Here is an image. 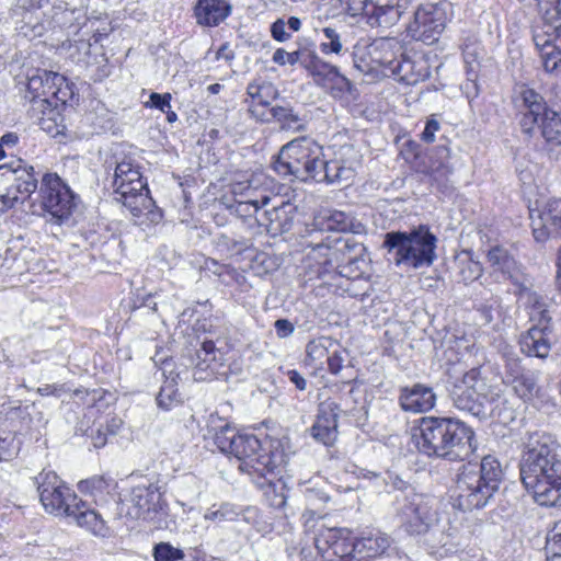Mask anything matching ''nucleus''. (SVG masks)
Listing matches in <instances>:
<instances>
[{
  "label": "nucleus",
  "mask_w": 561,
  "mask_h": 561,
  "mask_svg": "<svg viewBox=\"0 0 561 561\" xmlns=\"http://www.w3.org/2000/svg\"><path fill=\"white\" fill-rule=\"evenodd\" d=\"M520 479L540 506H561V448L543 432L527 436L519 463Z\"/></svg>",
  "instance_id": "nucleus-1"
},
{
  "label": "nucleus",
  "mask_w": 561,
  "mask_h": 561,
  "mask_svg": "<svg viewBox=\"0 0 561 561\" xmlns=\"http://www.w3.org/2000/svg\"><path fill=\"white\" fill-rule=\"evenodd\" d=\"M416 447L427 457L463 460L474 450V432L451 417L424 416L415 430Z\"/></svg>",
  "instance_id": "nucleus-2"
},
{
  "label": "nucleus",
  "mask_w": 561,
  "mask_h": 561,
  "mask_svg": "<svg viewBox=\"0 0 561 561\" xmlns=\"http://www.w3.org/2000/svg\"><path fill=\"white\" fill-rule=\"evenodd\" d=\"M214 443L221 453L237 458L239 469L250 476H274L284 463L280 450H266L255 435L238 433L229 425L216 432Z\"/></svg>",
  "instance_id": "nucleus-3"
},
{
  "label": "nucleus",
  "mask_w": 561,
  "mask_h": 561,
  "mask_svg": "<svg viewBox=\"0 0 561 561\" xmlns=\"http://www.w3.org/2000/svg\"><path fill=\"white\" fill-rule=\"evenodd\" d=\"M503 478L500 461L488 455L480 463L468 462L459 469L455 486V505L462 511L486 506Z\"/></svg>",
  "instance_id": "nucleus-4"
},
{
  "label": "nucleus",
  "mask_w": 561,
  "mask_h": 561,
  "mask_svg": "<svg viewBox=\"0 0 561 561\" xmlns=\"http://www.w3.org/2000/svg\"><path fill=\"white\" fill-rule=\"evenodd\" d=\"M436 237L425 226L410 232L391 231L386 233L383 248L396 265L409 268L430 266L436 259Z\"/></svg>",
  "instance_id": "nucleus-5"
},
{
  "label": "nucleus",
  "mask_w": 561,
  "mask_h": 561,
  "mask_svg": "<svg viewBox=\"0 0 561 561\" xmlns=\"http://www.w3.org/2000/svg\"><path fill=\"white\" fill-rule=\"evenodd\" d=\"M517 100L522 131L531 137L539 128L548 145L561 146V114L549 108L543 96L527 87L520 88Z\"/></svg>",
  "instance_id": "nucleus-6"
},
{
  "label": "nucleus",
  "mask_w": 561,
  "mask_h": 561,
  "mask_svg": "<svg viewBox=\"0 0 561 561\" xmlns=\"http://www.w3.org/2000/svg\"><path fill=\"white\" fill-rule=\"evenodd\" d=\"M398 515L407 533L414 536L426 535V542L432 548L448 545V536L436 526L437 514L432 497L419 493L405 495Z\"/></svg>",
  "instance_id": "nucleus-7"
},
{
  "label": "nucleus",
  "mask_w": 561,
  "mask_h": 561,
  "mask_svg": "<svg viewBox=\"0 0 561 561\" xmlns=\"http://www.w3.org/2000/svg\"><path fill=\"white\" fill-rule=\"evenodd\" d=\"M114 171L115 201L122 203L134 217L151 213L154 202L144 181L139 167L130 158L124 157L116 161Z\"/></svg>",
  "instance_id": "nucleus-8"
},
{
  "label": "nucleus",
  "mask_w": 561,
  "mask_h": 561,
  "mask_svg": "<svg viewBox=\"0 0 561 561\" xmlns=\"http://www.w3.org/2000/svg\"><path fill=\"white\" fill-rule=\"evenodd\" d=\"M321 147L313 140L294 139L282 147L273 168L285 179L313 180L317 167H321Z\"/></svg>",
  "instance_id": "nucleus-9"
},
{
  "label": "nucleus",
  "mask_w": 561,
  "mask_h": 561,
  "mask_svg": "<svg viewBox=\"0 0 561 561\" xmlns=\"http://www.w3.org/2000/svg\"><path fill=\"white\" fill-rule=\"evenodd\" d=\"M39 208L43 217L51 225H68L77 207V196L57 175L43 176L38 191Z\"/></svg>",
  "instance_id": "nucleus-10"
},
{
  "label": "nucleus",
  "mask_w": 561,
  "mask_h": 561,
  "mask_svg": "<svg viewBox=\"0 0 561 561\" xmlns=\"http://www.w3.org/2000/svg\"><path fill=\"white\" fill-rule=\"evenodd\" d=\"M302 518L308 530L317 527L314 545L324 561H354V537L350 529L325 526L323 517H317L313 511H306Z\"/></svg>",
  "instance_id": "nucleus-11"
},
{
  "label": "nucleus",
  "mask_w": 561,
  "mask_h": 561,
  "mask_svg": "<svg viewBox=\"0 0 561 561\" xmlns=\"http://www.w3.org/2000/svg\"><path fill=\"white\" fill-rule=\"evenodd\" d=\"M37 184L34 168L22 159L0 165V197L7 201V206L12 208L31 198Z\"/></svg>",
  "instance_id": "nucleus-12"
},
{
  "label": "nucleus",
  "mask_w": 561,
  "mask_h": 561,
  "mask_svg": "<svg viewBox=\"0 0 561 561\" xmlns=\"http://www.w3.org/2000/svg\"><path fill=\"white\" fill-rule=\"evenodd\" d=\"M490 276L495 283H510L515 295H522L531 286L525 267L503 245H493L486 252Z\"/></svg>",
  "instance_id": "nucleus-13"
},
{
  "label": "nucleus",
  "mask_w": 561,
  "mask_h": 561,
  "mask_svg": "<svg viewBox=\"0 0 561 561\" xmlns=\"http://www.w3.org/2000/svg\"><path fill=\"white\" fill-rule=\"evenodd\" d=\"M35 481L45 511L55 516H68L79 497L65 482L50 470H43Z\"/></svg>",
  "instance_id": "nucleus-14"
},
{
  "label": "nucleus",
  "mask_w": 561,
  "mask_h": 561,
  "mask_svg": "<svg viewBox=\"0 0 561 561\" xmlns=\"http://www.w3.org/2000/svg\"><path fill=\"white\" fill-rule=\"evenodd\" d=\"M447 7V3L421 4L407 26L408 35L427 45L436 43L446 27Z\"/></svg>",
  "instance_id": "nucleus-15"
},
{
  "label": "nucleus",
  "mask_w": 561,
  "mask_h": 561,
  "mask_svg": "<svg viewBox=\"0 0 561 561\" xmlns=\"http://www.w3.org/2000/svg\"><path fill=\"white\" fill-rule=\"evenodd\" d=\"M534 307L540 313L539 323L522 335L520 350L528 356L547 358L556 343V334L550 325V318L545 309V304L540 301V297L536 294H534Z\"/></svg>",
  "instance_id": "nucleus-16"
},
{
  "label": "nucleus",
  "mask_w": 561,
  "mask_h": 561,
  "mask_svg": "<svg viewBox=\"0 0 561 561\" xmlns=\"http://www.w3.org/2000/svg\"><path fill=\"white\" fill-rule=\"evenodd\" d=\"M127 502V515L133 519L153 520L167 506L160 488L154 483L134 486Z\"/></svg>",
  "instance_id": "nucleus-17"
},
{
  "label": "nucleus",
  "mask_w": 561,
  "mask_h": 561,
  "mask_svg": "<svg viewBox=\"0 0 561 561\" xmlns=\"http://www.w3.org/2000/svg\"><path fill=\"white\" fill-rule=\"evenodd\" d=\"M401 53H403L402 46L397 39L382 37L367 46L369 61L359 58L358 53H354V66L363 72H369L380 67L391 73Z\"/></svg>",
  "instance_id": "nucleus-18"
},
{
  "label": "nucleus",
  "mask_w": 561,
  "mask_h": 561,
  "mask_svg": "<svg viewBox=\"0 0 561 561\" xmlns=\"http://www.w3.org/2000/svg\"><path fill=\"white\" fill-rule=\"evenodd\" d=\"M27 89L34 98H55L66 103L73 94L66 78L57 72L43 70L32 76L27 82Z\"/></svg>",
  "instance_id": "nucleus-19"
},
{
  "label": "nucleus",
  "mask_w": 561,
  "mask_h": 561,
  "mask_svg": "<svg viewBox=\"0 0 561 561\" xmlns=\"http://www.w3.org/2000/svg\"><path fill=\"white\" fill-rule=\"evenodd\" d=\"M533 39L539 53L546 72L559 76L561 73V39L549 27H535Z\"/></svg>",
  "instance_id": "nucleus-20"
},
{
  "label": "nucleus",
  "mask_w": 561,
  "mask_h": 561,
  "mask_svg": "<svg viewBox=\"0 0 561 561\" xmlns=\"http://www.w3.org/2000/svg\"><path fill=\"white\" fill-rule=\"evenodd\" d=\"M428 59L422 54L401 53L398 62L393 65L391 75L405 84L412 85L430 77Z\"/></svg>",
  "instance_id": "nucleus-21"
},
{
  "label": "nucleus",
  "mask_w": 561,
  "mask_h": 561,
  "mask_svg": "<svg viewBox=\"0 0 561 561\" xmlns=\"http://www.w3.org/2000/svg\"><path fill=\"white\" fill-rule=\"evenodd\" d=\"M400 0H370L365 13L369 26L386 31L394 26L401 15Z\"/></svg>",
  "instance_id": "nucleus-22"
},
{
  "label": "nucleus",
  "mask_w": 561,
  "mask_h": 561,
  "mask_svg": "<svg viewBox=\"0 0 561 561\" xmlns=\"http://www.w3.org/2000/svg\"><path fill=\"white\" fill-rule=\"evenodd\" d=\"M296 216V207L288 203L283 202L279 206H274L256 216L255 220L259 226H262L266 231L275 237L289 231L294 225Z\"/></svg>",
  "instance_id": "nucleus-23"
},
{
  "label": "nucleus",
  "mask_w": 561,
  "mask_h": 561,
  "mask_svg": "<svg viewBox=\"0 0 561 561\" xmlns=\"http://www.w3.org/2000/svg\"><path fill=\"white\" fill-rule=\"evenodd\" d=\"M339 410V405L332 401L320 404L318 417L311 427V435L314 439L327 446L335 442Z\"/></svg>",
  "instance_id": "nucleus-24"
},
{
  "label": "nucleus",
  "mask_w": 561,
  "mask_h": 561,
  "mask_svg": "<svg viewBox=\"0 0 561 561\" xmlns=\"http://www.w3.org/2000/svg\"><path fill=\"white\" fill-rule=\"evenodd\" d=\"M391 538L379 530L363 533L354 538L353 559L365 561L383 554L391 546Z\"/></svg>",
  "instance_id": "nucleus-25"
},
{
  "label": "nucleus",
  "mask_w": 561,
  "mask_h": 561,
  "mask_svg": "<svg viewBox=\"0 0 561 561\" xmlns=\"http://www.w3.org/2000/svg\"><path fill=\"white\" fill-rule=\"evenodd\" d=\"M399 402L407 412L424 413L434 408L436 396L432 388L415 383L401 389Z\"/></svg>",
  "instance_id": "nucleus-26"
},
{
  "label": "nucleus",
  "mask_w": 561,
  "mask_h": 561,
  "mask_svg": "<svg viewBox=\"0 0 561 561\" xmlns=\"http://www.w3.org/2000/svg\"><path fill=\"white\" fill-rule=\"evenodd\" d=\"M232 11L227 0H198L194 7L196 23L201 26L215 27L224 22Z\"/></svg>",
  "instance_id": "nucleus-27"
},
{
  "label": "nucleus",
  "mask_w": 561,
  "mask_h": 561,
  "mask_svg": "<svg viewBox=\"0 0 561 561\" xmlns=\"http://www.w3.org/2000/svg\"><path fill=\"white\" fill-rule=\"evenodd\" d=\"M309 75L319 87L330 88L339 92H346L352 88L351 81L340 72L339 68L323 60L321 57L312 67Z\"/></svg>",
  "instance_id": "nucleus-28"
},
{
  "label": "nucleus",
  "mask_w": 561,
  "mask_h": 561,
  "mask_svg": "<svg viewBox=\"0 0 561 561\" xmlns=\"http://www.w3.org/2000/svg\"><path fill=\"white\" fill-rule=\"evenodd\" d=\"M321 230L360 233L363 225L350 214L336 209H322L314 217Z\"/></svg>",
  "instance_id": "nucleus-29"
},
{
  "label": "nucleus",
  "mask_w": 561,
  "mask_h": 561,
  "mask_svg": "<svg viewBox=\"0 0 561 561\" xmlns=\"http://www.w3.org/2000/svg\"><path fill=\"white\" fill-rule=\"evenodd\" d=\"M450 397L457 409L469 412L478 417L486 416L488 407H482V403H480L473 388L470 385L465 383V376L454 383L450 390Z\"/></svg>",
  "instance_id": "nucleus-30"
},
{
  "label": "nucleus",
  "mask_w": 561,
  "mask_h": 561,
  "mask_svg": "<svg viewBox=\"0 0 561 561\" xmlns=\"http://www.w3.org/2000/svg\"><path fill=\"white\" fill-rule=\"evenodd\" d=\"M76 503L67 517L75 518L80 527L87 528L92 534L105 537L108 528L102 515L90 508L81 499Z\"/></svg>",
  "instance_id": "nucleus-31"
},
{
  "label": "nucleus",
  "mask_w": 561,
  "mask_h": 561,
  "mask_svg": "<svg viewBox=\"0 0 561 561\" xmlns=\"http://www.w3.org/2000/svg\"><path fill=\"white\" fill-rule=\"evenodd\" d=\"M337 255L336 250L319 243L307 255L308 266L318 277H322L334 270L333 261L337 259Z\"/></svg>",
  "instance_id": "nucleus-32"
},
{
  "label": "nucleus",
  "mask_w": 561,
  "mask_h": 561,
  "mask_svg": "<svg viewBox=\"0 0 561 561\" xmlns=\"http://www.w3.org/2000/svg\"><path fill=\"white\" fill-rule=\"evenodd\" d=\"M321 167H317L313 180L317 182L341 183L354 176L352 165H344L340 160L325 161L320 158Z\"/></svg>",
  "instance_id": "nucleus-33"
},
{
  "label": "nucleus",
  "mask_w": 561,
  "mask_h": 561,
  "mask_svg": "<svg viewBox=\"0 0 561 561\" xmlns=\"http://www.w3.org/2000/svg\"><path fill=\"white\" fill-rule=\"evenodd\" d=\"M112 486V481L103 476H94L78 483L79 492L92 496L96 505L107 502Z\"/></svg>",
  "instance_id": "nucleus-34"
},
{
  "label": "nucleus",
  "mask_w": 561,
  "mask_h": 561,
  "mask_svg": "<svg viewBox=\"0 0 561 561\" xmlns=\"http://www.w3.org/2000/svg\"><path fill=\"white\" fill-rule=\"evenodd\" d=\"M463 376L465 383L470 385L473 388L476 396L479 398L480 403H482V407H486V404L492 403L499 397L496 389L488 385L485 379L481 377L479 368H472Z\"/></svg>",
  "instance_id": "nucleus-35"
},
{
  "label": "nucleus",
  "mask_w": 561,
  "mask_h": 561,
  "mask_svg": "<svg viewBox=\"0 0 561 561\" xmlns=\"http://www.w3.org/2000/svg\"><path fill=\"white\" fill-rule=\"evenodd\" d=\"M249 105H271V102L278 96V90L268 81L255 80L247 88Z\"/></svg>",
  "instance_id": "nucleus-36"
},
{
  "label": "nucleus",
  "mask_w": 561,
  "mask_h": 561,
  "mask_svg": "<svg viewBox=\"0 0 561 561\" xmlns=\"http://www.w3.org/2000/svg\"><path fill=\"white\" fill-rule=\"evenodd\" d=\"M272 116L284 130L302 131L306 128V119L289 105L272 106Z\"/></svg>",
  "instance_id": "nucleus-37"
},
{
  "label": "nucleus",
  "mask_w": 561,
  "mask_h": 561,
  "mask_svg": "<svg viewBox=\"0 0 561 561\" xmlns=\"http://www.w3.org/2000/svg\"><path fill=\"white\" fill-rule=\"evenodd\" d=\"M241 515L239 506L222 502L220 504H213L204 513V519L213 523L215 526H222L226 523L238 520Z\"/></svg>",
  "instance_id": "nucleus-38"
},
{
  "label": "nucleus",
  "mask_w": 561,
  "mask_h": 561,
  "mask_svg": "<svg viewBox=\"0 0 561 561\" xmlns=\"http://www.w3.org/2000/svg\"><path fill=\"white\" fill-rule=\"evenodd\" d=\"M545 25L556 32L561 39V0H535Z\"/></svg>",
  "instance_id": "nucleus-39"
},
{
  "label": "nucleus",
  "mask_w": 561,
  "mask_h": 561,
  "mask_svg": "<svg viewBox=\"0 0 561 561\" xmlns=\"http://www.w3.org/2000/svg\"><path fill=\"white\" fill-rule=\"evenodd\" d=\"M333 346L336 345L330 337H319L310 341L306 347L307 363L314 367L322 366Z\"/></svg>",
  "instance_id": "nucleus-40"
},
{
  "label": "nucleus",
  "mask_w": 561,
  "mask_h": 561,
  "mask_svg": "<svg viewBox=\"0 0 561 561\" xmlns=\"http://www.w3.org/2000/svg\"><path fill=\"white\" fill-rule=\"evenodd\" d=\"M222 360V353L210 340L204 341L202 347L196 352V368L205 371L215 370Z\"/></svg>",
  "instance_id": "nucleus-41"
},
{
  "label": "nucleus",
  "mask_w": 561,
  "mask_h": 561,
  "mask_svg": "<svg viewBox=\"0 0 561 561\" xmlns=\"http://www.w3.org/2000/svg\"><path fill=\"white\" fill-rule=\"evenodd\" d=\"M231 193L232 195H245L247 203L259 206V209L270 202V196L266 191L254 185L253 181L233 184Z\"/></svg>",
  "instance_id": "nucleus-42"
},
{
  "label": "nucleus",
  "mask_w": 561,
  "mask_h": 561,
  "mask_svg": "<svg viewBox=\"0 0 561 561\" xmlns=\"http://www.w3.org/2000/svg\"><path fill=\"white\" fill-rule=\"evenodd\" d=\"M325 41L320 43V50L323 55H343L347 49L345 48V39L342 34L334 26H325L322 28Z\"/></svg>",
  "instance_id": "nucleus-43"
},
{
  "label": "nucleus",
  "mask_w": 561,
  "mask_h": 561,
  "mask_svg": "<svg viewBox=\"0 0 561 561\" xmlns=\"http://www.w3.org/2000/svg\"><path fill=\"white\" fill-rule=\"evenodd\" d=\"M61 53L65 54L72 62L77 65H88L91 44L89 41L79 39L76 42L64 43L61 46Z\"/></svg>",
  "instance_id": "nucleus-44"
},
{
  "label": "nucleus",
  "mask_w": 561,
  "mask_h": 561,
  "mask_svg": "<svg viewBox=\"0 0 561 561\" xmlns=\"http://www.w3.org/2000/svg\"><path fill=\"white\" fill-rule=\"evenodd\" d=\"M540 219L549 225L552 233L561 237V199L553 198L548 201L540 213Z\"/></svg>",
  "instance_id": "nucleus-45"
},
{
  "label": "nucleus",
  "mask_w": 561,
  "mask_h": 561,
  "mask_svg": "<svg viewBox=\"0 0 561 561\" xmlns=\"http://www.w3.org/2000/svg\"><path fill=\"white\" fill-rule=\"evenodd\" d=\"M540 219L549 225L552 233L561 237V199L553 198L548 201L540 213Z\"/></svg>",
  "instance_id": "nucleus-46"
},
{
  "label": "nucleus",
  "mask_w": 561,
  "mask_h": 561,
  "mask_svg": "<svg viewBox=\"0 0 561 561\" xmlns=\"http://www.w3.org/2000/svg\"><path fill=\"white\" fill-rule=\"evenodd\" d=\"M540 219L549 225L552 233L561 237V199L553 198L548 201L540 213Z\"/></svg>",
  "instance_id": "nucleus-47"
},
{
  "label": "nucleus",
  "mask_w": 561,
  "mask_h": 561,
  "mask_svg": "<svg viewBox=\"0 0 561 561\" xmlns=\"http://www.w3.org/2000/svg\"><path fill=\"white\" fill-rule=\"evenodd\" d=\"M181 401L175 378H167L157 396V403L164 410H170Z\"/></svg>",
  "instance_id": "nucleus-48"
},
{
  "label": "nucleus",
  "mask_w": 561,
  "mask_h": 561,
  "mask_svg": "<svg viewBox=\"0 0 561 561\" xmlns=\"http://www.w3.org/2000/svg\"><path fill=\"white\" fill-rule=\"evenodd\" d=\"M280 472V468L275 471L274 476H266L263 477L266 480V490L264 492V495L266 497L267 503L270 506L275 508H282L286 505L287 496L284 493V488L280 486V490H277V485L274 483V478L277 476V473Z\"/></svg>",
  "instance_id": "nucleus-49"
},
{
  "label": "nucleus",
  "mask_w": 561,
  "mask_h": 561,
  "mask_svg": "<svg viewBox=\"0 0 561 561\" xmlns=\"http://www.w3.org/2000/svg\"><path fill=\"white\" fill-rule=\"evenodd\" d=\"M154 561H178L184 558V552L169 542L157 543L153 548Z\"/></svg>",
  "instance_id": "nucleus-50"
},
{
  "label": "nucleus",
  "mask_w": 561,
  "mask_h": 561,
  "mask_svg": "<svg viewBox=\"0 0 561 561\" xmlns=\"http://www.w3.org/2000/svg\"><path fill=\"white\" fill-rule=\"evenodd\" d=\"M430 176L438 184L446 185L449 175L451 174V168L447 161L444 160H432L428 165Z\"/></svg>",
  "instance_id": "nucleus-51"
},
{
  "label": "nucleus",
  "mask_w": 561,
  "mask_h": 561,
  "mask_svg": "<svg viewBox=\"0 0 561 561\" xmlns=\"http://www.w3.org/2000/svg\"><path fill=\"white\" fill-rule=\"evenodd\" d=\"M483 273V267L480 262L471 259L461 261L460 263V277L465 283H471L478 279Z\"/></svg>",
  "instance_id": "nucleus-52"
},
{
  "label": "nucleus",
  "mask_w": 561,
  "mask_h": 561,
  "mask_svg": "<svg viewBox=\"0 0 561 561\" xmlns=\"http://www.w3.org/2000/svg\"><path fill=\"white\" fill-rule=\"evenodd\" d=\"M73 399L78 404L93 407L102 399V392L99 389H77L73 391Z\"/></svg>",
  "instance_id": "nucleus-53"
},
{
  "label": "nucleus",
  "mask_w": 561,
  "mask_h": 561,
  "mask_svg": "<svg viewBox=\"0 0 561 561\" xmlns=\"http://www.w3.org/2000/svg\"><path fill=\"white\" fill-rule=\"evenodd\" d=\"M320 56L317 51L311 47H300L298 48V59L297 64H299L308 73L319 60Z\"/></svg>",
  "instance_id": "nucleus-54"
},
{
  "label": "nucleus",
  "mask_w": 561,
  "mask_h": 561,
  "mask_svg": "<svg viewBox=\"0 0 561 561\" xmlns=\"http://www.w3.org/2000/svg\"><path fill=\"white\" fill-rule=\"evenodd\" d=\"M228 209L231 214L244 219L251 218L259 213V206L250 205L247 202H234L233 204L228 205Z\"/></svg>",
  "instance_id": "nucleus-55"
},
{
  "label": "nucleus",
  "mask_w": 561,
  "mask_h": 561,
  "mask_svg": "<svg viewBox=\"0 0 561 561\" xmlns=\"http://www.w3.org/2000/svg\"><path fill=\"white\" fill-rule=\"evenodd\" d=\"M351 16L365 15L370 0H339Z\"/></svg>",
  "instance_id": "nucleus-56"
},
{
  "label": "nucleus",
  "mask_w": 561,
  "mask_h": 561,
  "mask_svg": "<svg viewBox=\"0 0 561 561\" xmlns=\"http://www.w3.org/2000/svg\"><path fill=\"white\" fill-rule=\"evenodd\" d=\"M170 101V93L160 94L157 92H152L150 94L149 102L146 103V106L158 108L161 112H169V110L171 108Z\"/></svg>",
  "instance_id": "nucleus-57"
},
{
  "label": "nucleus",
  "mask_w": 561,
  "mask_h": 561,
  "mask_svg": "<svg viewBox=\"0 0 561 561\" xmlns=\"http://www.w3.org/2000/svg\"><path fill=\"white\" fill-rule=\"evenodd\" d=\"M298 49L291 53L286 51L284 48H277L272 57L273 62L279 66L297 65Z\"/></svg>",
  "instance_id": "nucleus-58"
},
{
  "label": "nucleus",
  "mask_w": 561,
  "mask_h": 561,
  "mask_svg": "<svg viewBox=\"0 0 561 561\" xmlns=\"http://www.w3.org/2000/svg\"><path fill=\"white\" fill-rule=\"evenodd\" d=\"M268 106L270 105H249L248 111L257 122L270 123L274 121V116H272V107L268 108Z\"/></svg>",
  "instance_id": "nucleus-59"
},
{
  "label": "nucleus",
  "mask_w": 561,
  "mask_h": 561,
  "mask_svg": "<svg viewBox=\"0 0 561 561\" xmlns=\"http://www.w3.org/2000/svg\"><path fill=\"white\" fill-rule=\"evenodd\" d=\"M548 551H561V520L554 524L547 537Z\"/></svg>",
  "instance_id": "nucleus-60"
},
{
  "label": "nucleus",
  "mask_w": 561,
  "mask_h": 561,
  "mask_svg": "<svg viewBox=\"0 0 561 561\" xmlns=\"http://www.w3.org/2000/svg\"><path fill=\"white\" fill-rule=\"evenodd\" d=\"M272 37L280 43L287 42L291 35L286 32V22L283 19H277L271 25Z\"/></svg>",
  "instance_id": "nucleus-61"
},
{
  "label": "nucleus",
  "mask_w": 561,
  "mask_h": 561,
  "mask_svg": "<svg viewBox=\"0 0 561 561\" xmlns=\"http://www.w3.org/2000/svg\"><path fill=\"white\" fill-rule=\"evenodd\" d=\"M551 232L549 225L541 221L540 218L538 219V222L536 220L533 221V234L538 242L546 241Z\"/></svg>",
  "instance_id": "nucleus-62"
},
{
  "label": "nucleus",
  "mask_w": 561,
  "mask_h": 561,
  "mask_svg": "<svg viewBox=\"0 0 561 561\" xmlns=\"http://www.w3.org/2000/svg\"><path fill=\"white\" fill-rule=\"evenodd\" d=\"M439 123L435 118H431L426 122L425 128L421 134V139L427 144H432L435 140V134L439 130Z\"/></svg>",
  "instance_id": "nucleus-63"
},
{
  "label": "nucleus",
  "mask_w": 561,
  "mask_h": 561,
  "mask_svg": "<svg viewBox=\"0 0 561 561\" xmlns=\"http://www.w3.org/2000/svg\"><path fill=\"white\" fill-rule=\"evenodd\" d=\"M329 370L332 374H337L343 367L344 358L341 356L340 352L335 348L330 352L327 360Z\"/></svg>",
  "instance_id": "nucleus-64"
}]
</instances>
